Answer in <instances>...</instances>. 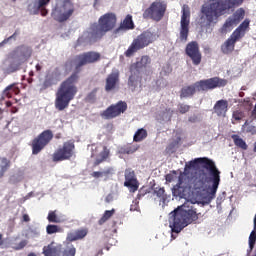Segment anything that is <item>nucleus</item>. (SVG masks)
<instances>
[{
    "instance_id": "f257e3e1",
    "label": "nucleus",
    "mask_w": 256,
    "mask_h": 256,
    "mask_svg": "<svg viewBox=\"0 0 256 256\" xmlns=\"http://www.w3.org/2000/svg\"><path fill=\"white\" fill-rule=\"evenodd\" d=\"M197 163L205 170H199L195 176L188 177L180 174L178 183L172 188V195L176 199H185L186 202L170 213L169 225L173 233H181L187 225L197 221V211L194 205H209L217 195L221 183V171L215 162L209 158H196L186 167H195Z\"/></svg>"
},
{
    "instance_id": "f03ea898",
    "label": "nucleus",
    "mask_w": 256,
    "mask_h": 256,
    "mask_svg": "<svg viewBox=\"0 0 256 256\" xmlns=\"http://www.w3.org/2000/svg\"><path fill=\"white\" fill-rule=\"evenodd\" d=\"M243 3V0H214L210 4H205L201 9L200 25L209 27L211 23H217V19L225 13H229V9L237 7Z\"/></svg>"
},
{
    "instance_id": "7ed1b4c3",
    "label": "nucleus",
    "mask_w": 256,
    "mask_h": 256,
    "mask_svg": "<svg viewBox=\"0 0 256 256\" xmlns=\"http://www.w3.org/2000/svg\"><path fill=\"white\" fill-rule=\"evenodd\" d=\"M115 25H117V16L114 13H106L102 15L98 19V24H92L91 27L78 38L79 45L101 39L106 33L113 31Z\"/></svg>"
},
{
    "instance_id": "20e7f679",
    "label": "nucleus",
    "mask_w": 256,
    "mask_h": 256,
    "mask_svg": "<svg viewBox=\"0 0 256 256\" xmlns=\"http://www.w3.org/2000/svg\"><path fill=\"white\" fill-rule=\"evenodd\" d=\"M79 76L72 74L68 79L61 83L56 93L55 107L58 111H64L69 107V103L77 95V81Z\"/></svg>"
},
{
    "instance_id": "39448f33",
    "label": "nucleus",
    "mask_w": 256,
    "mask_h": 256,
    "mask_svg": "<svg viewBox=\"0 0 256 256\" xmlns=\"http://www.w3.org/2000/svg\"><path fill=\"white\" fill-rule=\"evenodd\" d=\"M151 67V57L144 55L137 59L134 63L130 72L131 75L128 80V85L131 91H139L141 87V73H145Z\"/></svg>"
},
{
    "instance_id": "423d86ee",
    "label": "nucleus",
    "mask_w": 256,
    "mask_h": 256,
    "mask_svg": "<svg viewBox=\"0 0 256 256\" xmlns=\"http://www.w3.org/2000/svg\"><path fill=\"white\" fill-rule=\"evenodd\" d=\"M159 36L154 34L153 32L145 31L142 34L138 35L130 44L128 49L125 51V57H133L137 53V51H141V49H145V47H149L151 43H155Z\"/></svg>"
},
{
    "instance_id": "0eeeda50",
    "label": "nucleus",
    "mask_w": 256,
    "mask_h": 256,
    "mask_svg": "<svg viewBox=\"0 0 256 256\" xmlns=\"http://www.w3.org/2000/svg\"><path fill=\"white\" fill-rule=\"evenodd\" d=\"M75 13V6L71 0H56L52 8L51 17L59 23L67 21Z\"/></svg>"
},
{
    "instance_id": "6e6552de",
    "label": "nucleus",
    "mask_w": 256,
    "mask_h": 256,
    "mask_svg": "<svg viewBox=\"0 0 256 256\" xmlns=\"http://www.w3.org/2000/svg\"><path fill=\"white\" fill-rule=\"evenodd\" d=\"M31 55H33V49L31 47L26 45L16 47L11 53L13 61L8 68L9 73L18 71L20 65L27 62L31 58Z\"/></svg>"
},
{
    "instance_id": "1a4fd4ad",
    "label": "nucleus",
    "mask_w": 256,
    "mask_h": 256,
    "mask_svg": "<svg viewBox=\"0 0 256 256\" xmlns=\"http://www.w3.org/2000/svg\"><path fill=\"white\" fill-rule=\"evenodd\" d=\"M249 29V20H244L239 27L232 33V35L224 42L222 45V53L228 55V53H232L235 49V43L239 41L242 37H245V33Z\"/></svg>"
},
{
    "instance_id": "9d476101",
    "label": "nucleus",
    "mask_w": 256,
    "mask_h": 256,
    "mask_svg": "<svg viewBox=\"0 0 256 256\" xmlns=\"http://www.w3.org/2000/svg\"><path fill=\"white\" fill-rule=\"evenodd\" d=\"M167 11V4L165 2H153L148 9L143 13L144 19H153L154 21H161Z\"/></svg>"
},
{
    "instance_id": "9b49d317",
    "label": "nucleus",
    "mask_w": 256,
    "mask_h": 256,
    "mask_svg": "<svg viewBox=\"0 0 256 256\" xmlns=\"http://www.w3.org/2000/svg\"><path fill=\"white\" fill-rule=\"evenodd\" d=\"M191 23V11L189 6L184 5L182 7V16L180 20V29H179V41L181 43H187L189 37V24Z\"/></svg>"
},
{
    "instance_id": "f8f14e48",
    "label": "nucleus",
    "mask_w": 256,
    "mask_h": 256,
    "mask_svg": "<svg viewBox=\"0 0 256 256\" xmlns=\"http://www.w3.org/2000/svg\"><path fill=\"white\" fill-rule=\"evenodd\" d=\"M101 59V54L98 52H86L76 56L72 61V67L75 69H79V67H83V65H87L88 63H97Z\"/></svg>"
},
{
    "instance_id": "ddd939ff",
    "label": "nucleus",
    "mask_w": 256,
    "mask_h": 256,
    "mask_svg": "<svg viewBox=\"0 0 256 256\" xmlns=\"http://www.w3.org/2000/svg\"><path fill=\"white\" fill-rule=\"evenodd\" d=\"M53 139V132L46 130L42 132L37 138L32 142V153L33 155H39L43 151L44 147Z\"/></svg>"
},
{
    "instance_id": "4468645a",
    "label": "nucleus",
    "mask_w": 256,
    "mask_h": 256,
    "mask_svg": "<svg viewBox=\"0 0 256 256\" xmlns=\"http://www.w3.org/2000/svg\"><path fill=\"white\" fill-rule=\"evenodd\" d=\"M73 155H75V144L68 141L63 144L62 148H59L54 152L53 161H65L71 159Z\"/></svg>"
},
{
    "instance_id": "2eb2a0df",
    "label": "nucleus",
    "mask_w": 256,
    "mask_h": 256,
    "mask_svg": "<svg viewBox=\"0 0 256 256\" xmlns=\"http://www.w3.org/2000/svg\"><path fill=\"white\" fill-rule=\"evenodd\" d=\"M225 85H227V80L220 79L217 77L202 80L195 83L197 91H207L209 89H216V87H225Z\"/></svg>"
},
{
    "instance_id": "dca6fc26",
    "label": "nucleus",
    "mask_w": 256,
    "mask_h": 256,
    "mask_svg": "<svg viewBox=\"0 0 256 256\" xmlns=\"http://www.w3.org/2000/svg\"><path fill=\"white\" fill-rule=\"evenodd\" d=\"M127 111V103L118 102L117 104L109 106L106 110L101 112L102 119H115V117H119L121 113H125Z\"/></svg>"
},
{
    "instance_id": "f3484780",
    "label": "nucleus",
    "mask_w": 256,
    "mask_h": 256,
    "mask_svg": "<svg viewBox=\"0 0 256 256\" xmlns=\"http://www.w3.org/2000/svg\"><path fill=\"white\" fill-rule=\"evenodd\" d=\"M51 0H30L28 4V11L32 15H37L41 11L42 17H46L48 11L45 9Z\"/></svg>"
},
{
    "instance_id": "a211bd4d",
    "label": "nucleus",
    "mask_w": 256,
    "mask_h": 256,
    "mask_svg": "<svg viewBox=\"0 0 256 256\" xmlns=\"http://www.w3.org/2000/svg\"><path fill=\"white\" fill-rule=\"evenodd\" d=\"M186 55L192 59L193 65L201 64V52L199 51V44L193 41L186 46Z\"/></svg>"
},
{
    "instance_id": "6ab92c4d",
    "label": "nucleus",
    "mask_w": 256,
    "mask_h": 256,
    "mask_svg": "<svg viewBox=\"0 0 256 256\" xmlns=\"http://www.w3.org/2000/svg\"><path fill=\"white\" fill-rule=\"evenodd\" d=\"M244 17L245 10H243V8L236 10L234 14L226 20L224 29H233V27H237V25L241 23V20H243Z\"/></svg>"
},
{
    "instance_id": "aec40b11",
    "label": "nucleus",
    "mask_w": 256,
    "mask_h": 256,
    "mask_svg": "<svg viewBox=\"0 0 256 256\" xmlns=\"http://www.w3.org/2000/svg\"><path fill=\"white\" fill-rule=\"evenodd\" d=\"M92 155L91 157H96L95 165H99V163H103L107 157H109V149L105 146H91Z\"/></svg>"
},
{
    "instance_id": "412c9836",
    "label": "nucleus",
    "mask_w": 256,
    "mask_h": 256,
    "mask_svg": "<svg viewBox=\"0 0 256 256\" xmlns=\"http://www.w3.org/2000/svg\"><path fill=\"white\" fill-rule=\"evenodd\" d=\"M124 186L128 187L131 193H135V191L139 189V182H137V178L135 177V172L131 169L125 170Z\"/></svg>"
},
{
    "instance_id": "4be33fe9",
    "label": "nucleus",
    "mask_w": 256,
    "mask_h": 256,
    "mask_svg": "<svg viewBox=\"0 0 256 256\" xmlns=\"http://www.w3.org/2000/svg\"><path fill=\"white\" fill-rule=\"evenodd\" d=\"M119 83V70L113 69L106 78L105 91H113Z\"/></svg>"
},
{
    "instance_id": "5701e85b",
    "label": "nucleus",
    "mask_w": 256,
    "mask_h": 256,
    "mask_svg": "<svg viewBox=\"0 0 256 256\" xmlns=\"http://www.w3.org/2000/svg\"><path fill=\"white\" fill-rule=\"evenodd\" d=\"M156 120L158 123H169L171 121V117H173V110L170 108H165L156 113Z\"/></svg>"
},
{
    "instance_id": "b1692460",
    "label": "nucleus",
    "mask_w": 256,
    "mask_h": 256,
    "mask_svg": "<svg viewBox=\"0 0 256 256\" xmlns=\"http://www.w3.org/2000/svg\"><path fill=\"white\" fill-rule=\"evenodd\" d=\"M228 109L229 102H227V100H219L214 105V113H216L218 117H225V115H227Z\"/></svg>"
},
{
    "instance_id": "393cba45",
    "label": "nucleus",
    "mask_w": 256,
    "mask_h": 256,
    "mask_svg": "<svg viewBox=\"0 0 256 256\" xmlns=\"http://www.w3.org/2000/svg\"><path fill=\"white\" fill-rule=\"evenodd\" d=\"M59 251H61V245L52 242L48 246H44L43 254L45 256H58Z\"/></svg>"
},
{
    "instance_id": "a878e982",
    "label": "nucleus",
    "mask_w": 256,
    "mask_h": 256,
    "mask_svg": "<svg viewBox=\"0 0 256 256\" xmlns=\"http://www.w3.org/2000/svg\"><path fill=\"white\" fill-rule=\"evenodd\" d=\"M114 173L115 170H113V168L111 167H108L104 170L93 172L91 175L92 177H94V179H109V177H111V175H113Z\"/></svg>"
},
{
    "instance_id": "bb28decb",
    "label": "nucleus",
    "mask_w": 256,
    "mask_h": 256,
    "mask_svg": "<svg viewBox=\"0 0 256 256\" xmlns=\"http://www.w3.org/2000/svg\"><path fill=\"white\" fill-rule=\"evenodd\" d=\"M153 197L155 201L159 202V205H165V202L167 201V195L165 194L164 188H156L153 191Z\"/></svg>"
},
{
    "instance_id": "cd10ccee",
    "label": "nucleus",
    "mask_w": 256,
    "mask_h": 256,
    "mask_svg": "<svg viewBox=\"0 0 256 256\" xmlns=\"http://www.w3.org/2000/svg\"><path fill=\"white\" fill-rule=\"evenodd\" d=\"M57 81H59V76L57 75V72L48 73L43 83V89H47V87L55 85Z\"/></svg>"
},
{
    "instance_id": "c85d7f7f",
    "label": "nucleus",
    "mask_w": 256,
    "mask_h": 256,
    "mask_svg": "<svg viewBox=\"0 0 256 256\" xmlns=\"http://www.w3.org/2000/svg\"><path fill=\"white\" fill-rule=\"evenodd\" d=\"M49 223H63L65 216L58 214L57 211H50L47 217Z\"/></svg>"
},
{
    "instance_id": "c756f323",
    "label": "nucleus",
    "mask_w": 256,
    "mask_h": 256,
    "mask_svg": "<svg viewBox=\"0 0 256 256\" xmlns=\"http://www.w3.org/2000/svg\"><path fill=\"white\" fill-rule=\"evenodd\" d=\"M243 131L255 135L256 133V120H247L242 126Z\"/></svg>"
},
{
    "instance_id": "7c9ffc66",
    "label": "nucleus",
    "mask_w": 256,
    "mask_h": 256,
    "mask_svg": "<svg viewBox=\"0 0 256 256\" xmlns=\"http://www.w3.org/2000/svg\"><path fill=\"white\" fill-rule=\"evenodd\" d=\"M75 253H77L75 246L68 244L62 251L59 250L58 256H75Z\"/></svg>"
},
{
    "instance_id": "2f4dec72",
    "label": "nucleus",
    "mask_w": 256,
    "mask_h": 256,
    "mask_svg": "<svg viewBox=\"0 0 256 256\" xmlns=\"http://www.w3.org/2000/svg\"><path fill=\"white\" fill-rule=\"evenodd\" d=\"M144 139H147V130L140 128L135 132L133 141H135V143H141Z\"/></svg>"
},
{
    "instance_id": "473e14b6",
    "label": "nucleus",
    "mask_w": 256,
    "mask_h": 256,
    "mask_svg": "<svg viewBox=\"0 0 256 256\" xmlns=\"http://www.w3.org/2000/svg\"><path fill=\"white\" fill-rule=\"evenodd\" d=\"M10 167V162L7 158H0V179L7 173V170Z\"/></svg>"
},
{
    "instance_id": "72a5a7b5",
    "label": "nucleus",
    "mask_w": 256,
    "mask_h": 256,
    "mask_svg": "<svg viewBox=\"0 0 256 256\" xmlns=\"http://www.w3.org/2000/svg\"><path fill=\"white\" fill-rule=\"evenodd\" d=\"M120 25H122L126 31H129V29H135V24L133 23V17L131 15H127Z\"/></svg>"
},
{
    "instance_id": "f704fd0d",
    "label": "nucleus",
    "mask_w": 256,
    "mask_h": 256,
    "mask_svg": "<svg viewBox=\"0 0 256 256\" xmlns=\"http://www.w3.org/2000/svg\"><path fill=\"white\" fill-rule=\"evenodd\" d=\"M196 91L197 86H195V84L192 86H186L182 88L181 97H191V95H193V93H195Z\"/></svg>"
},
{
    "instance_id": "c9c22d12",
    "label": "nucleus",
    "mask_w": 256,
    "mask_h": 256,
    "mask_svg": "<svg viewBox=\"0 0 256 256\" xmlns=\"http://www.w3.org/2000/svg\"><path fill=\"white\" fill-rule=\"evenodd\" d=\"M137 149H139V146L131 145V146H128V147L119 148L118 153L131 155V154L135 153V151H137Z\"/></svg>"
},
{
    "instance_id": "e433bc0d",
    "label": "nucleus",
    "mask_w": 256,
    "mask_h": 256,
    "mask_svg": "<svg viewBox=\"0 0 256 256\" xmlns=\"http://www.w3.org/2000/svg\"><path fill=\"white\" fill-rule=\"evenodd\" d=\"M113 215H115V209L106 210L103 216L101 217V219L99 220V225H103V223H106V221H109V219H111Z\"/></svg>"
},
{
    "instance_id": "4c0bfd02",
    "label": "nucleus",
    "mask_w": 256,
    "mask_h": 256,
    "mask_svg": "<svg viewBox=\"0 0 256 256\" xmlns=\"http://www.w3.org/2000/svg\"><path fill=\"white\" fill-rule=\"evenodd\" d=\"M232 139L236 145V147H240V149H247V143L244 142L243 138L238 135H232Z\"/></svg>"
},
{
    "instance_id": "58836bf2",
    "label": "nucleus",
    "mask_w": 256,
    "mask_h": 256,
    "mask_svg": "<svg viewBox=\"0 0 256 256\" xmlns=\"http://www.w3.org/2000/svg\"><path fill=\"white\" fill-rule=\"evenodd\" d=\"M28 235L32 239H37V237L41 235V230H39V228H30Z\"/></svg>"
},
{
    "instance_id": "ea45409f",
    "label": "nucleus",
    "mask_w": 256,
    "mask_h": 256,
    "mask_svg": "<svg viewBox=\"0 0 256 256\" xmlns=\"http://www.w3.org/2000/svg\"><path fill=\"white\" fill-rule=\"evenodd\" d=\"M46 232L48 233V235H53V233H59V226L50 224L46 227Z\"/></svg>"
},
{
    "instance_id": "a19ab883",
    "label": "nucleus",
    "mask_w": 256,
    "mask_h": 256,
    "mask_svg": "<svg viewBox=\"0 0 256 256\" xmlns=\"http://www.w3.org/2000/svg\"><path fill=\"white\" fill-rule=\"evenodd\" d=\"M17 37H19V31L16 30L10 37L3 40V43H12V41H17Z\"/></svg>"
},
{
    "instance_id": "79ce46f5",
    "label": "nucleus",
    "mask_w": 256,
    "mask_h": 256,
    "mask_svg": "<svg viewBox=\"0 0 256 256\" xmlns=\"http://www.w3.org/2000/svg\"><path fill=\"white\" fill-rule=\"evenodd\" d=\"M125 31H127L126 28L120 24V26L113 31V37H119V35H123Z\"/></svg>"
},
{
    "instance_id": "37998d69",
    "label": "nucleus",
    "mask_w": 256,
    "mask_h": 256,
    "mask_svg": "<svg viewBox=\"0 0 256 256\" xmlns=\"http://www.w3.org/2000/svg\"><path fill=\"white\" fill-rule=\"evenodd\" d=\"M76 237L77 239H84V237H87V230L86 229H82V230H76Z\"/></svg>"
},
{
    "instance_id": "c03bdc74",
    "label": "nucleus",
    "mask_w": 256,
    "mask_h": 256,
    "mask_svg": "<svg viewBox=\"0 0 256 256\" xmlns=\"http://www.w3.org/2000/svg\"><path fill=\"white\" fill-rule=\"evenodd\" d=\"M67 240L68 241H79L77 238V233L75 231L68 233Z\"/></svg>"
},
{
    "instance_id": "a18cd8bd",
    "label": "nucleus",
    "mask_w": 256,
    "mask_h": 256,
    "mask_svg": "<svg viewBox=\"0 0 256 256\" xmlns=\"http://www.w3.org/2000/svg\"><path fill=\"white\" fill-rule=\"evenodd\" d=\"M177 179V176L175 174H167L166 175V182L167 183H173Z\"/></svg>"
},
{
    "instance_id": "49530a36",
    "label": "nucleus",
    "mask_w": 256,
    "mask_h": 256,
    "mask_svg": "<svg viewBox=\"0 0 256 256\" xmlns=\"http://www.w3.org/2000/svg\"><path fill=\"white\" fill-rule=\"evenodd\" d=\"M233 119H235V121H241V119H243V114L241 112H234Z\"/></svg>"
},
{
    "instance_id": "de8ad7c7",
    "label": "nucleus",
    "mask_w": 256,
    "mask_h": 256,
    "mask_svg": "<svg viewBox=\"0 0 256 256\" xmlns=\"http://www.w3.org/2000/svg\"><path fill=\"white\" fill-rule=\"evenodd\" d=\"M7 247H8L7 241L3 240V235L0 234V249H5Z\"/></svg>"
},
{
    "instance_id": "09e8293b",
    "label": "nucleus",
    "mask_w": 256,
    "mask_h": 256,
    "mask_svg": "<svg viewBox=\"0 0 256 256\" xmlns=\"http://www.w3.org/2000/svg\"><path fill=\"white\" fill-rule=\"evenodd\" d=\"M178 109L181 113H187V111H189V106L186 104H181Z\"/></svg>"
},
{
    "instance_id": "8fccbe9b",
    "label": "nucleus",
    "mask_w": 256,
    "mask_h": 256,
    "mask_svg": "<svg viewBox=\"0 0 256 256\" xmlns=\"http://www.w3.org/2000/svg\"><path fill=\"white\" fill-rule=\"evenodd\" d=\"M114 200H115V196L113 194H108L105 198L106 203H113Z\"/></svg>"
},
{
    "instance_id": "3c124183",
    "label": "nucleus",
    "mask_w": 256,
    "mask_h": 256,
    "mask_svg": "<svg viewBox=\"0 0 256 256\" xmlns=\"http://www.w3.org/2000/svg\"><path fill=\"white\" fill-rule=\"evenodd\" d=\"M27 245V240H23L19 243V245L16 247V249H23Z\"/></svg>"
},
{
    "instance_id": "603ef678",
    "label": "nucleus",
    "mask_w": 256,
    "mask_h": 256,
    "mask_svg": "<svg viewBox=\"0 0 256 256\" xmlns=\"http://www.w3.org/2000/svg\"><path fill=\"white\" fill-rule=\"evenodd\" d=\"M31 197H33V192L28 193L25 197L23 201H27V199H31Z\"/></svg>"
},
{
    "instance_id": "864d4df0",
    "label": "nucleus",
    "mask_w": 256,
    "mask_h": 256,
    "mask_svg": "<svg viewBox=\"0 0 256 256\" xmlns=\"http://www.w3.org/2000/svg\"><path fill=\"white\" fill-rule=\"evenodd\" d=\"M11 89H13V84L7 86L4 90V93H7V91H11Z\"/></svg>"
},
{
    "instance_id": "5fc2aeb1",
    "label": "nucleus",
    "mask_w": 256,
    "mask_h": 256,
    "mask_svg": "<svg viewBox=\"0 0 256 256\" xmlns=\"http://www.w3.org/2000/svg\"><path fill=\"white\" fill-rule=\"evenodd\" d=\"M23 221L28 222L29 221V215L24 214L23 215Z\"/></svg>"
},
{
    "instance_id": "6e6d98bb",
    "label": "nucleus",
    "mask_w": 256,
    "mask_h": 256,
    "mask_svg": "<svg viewBox=\"0 0 256 256\" xmlns=\"http://www.w3.org/2000/svg\"><path fill=\"white\" fill-rule=\"evenodd\" d=\"M36 70H37V71H41V65L37 64V65H36Z\"/></svg>"
},
{
    "instance_id": "4d7b16f0",
    "label": "nucleus",
    "mask_w": 256,
    "mask_h": 256,
    "mask_svg": "<svg viewBox=\"0 0 256 256\" xmlns=\"http://www.w3.org/2000/svg\"><path fill=\"white\" fill-rule=\"evenodd\" d=\"M97 3H99V0H95L94 7H97Z\"/></svg>"
},
{
    "instance_id": "13d9d810",
    "label": "nucleus",
    "mask_w": 256,
    "mask_h": 256,
    "mask_svg": "<svg viewBox=\"0 0 256 256\" xmlns=\"http://www.w3.org/2000/svg\"><path fill=\"white\" fill-rule=\"evenodd\" d=\"M189 121H191L192 123H194V121H196L195 118H190Z\"/></svg>"
},
{
    "instance_id": "bf43d9fd",
    "label": "nucleus",
    "mask_w": 256,
    "mask_h": 256,
    "mask_svg": "<svg viewBox=\"0 0 256 256\" xmlns=\"http://www.w3.org/2000/svg\"><path fill=\"white\" fill-rule=\"evenodd\" d=\"M28 256H37L35 253H30Z\"/></svg>"
},
{
    "instance_id": "052dcab7",
    "label": "nucleus",
    "mask_w": 256,
    "mask_h": 256,
    "mask_svg": "<svg viewBox=\"0 0 256 256\" xmlns=\"http://www.w3.org/2000/svg\"><path fill=\"white\" fill-rule=\"evenodd\" d=\"M130 211H135V209H133V207L130 208Z\"/></svg>"
}]
</instances>
